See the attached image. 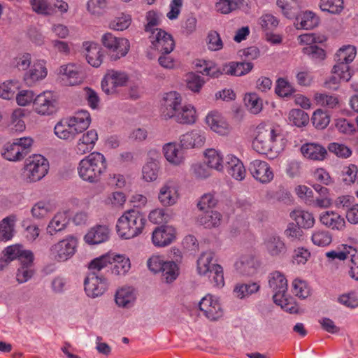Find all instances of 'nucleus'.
Wrapping results in <instances>:
<instances>
[{
	"label": "nucleus",
	"instance_id": "nucleus-1",
	"mask_svg": "<svg viewBox=\"0 0 358 358\" xmlns=\"http://www.w3.org/2000/svg\"><path fill=\"white\" fill-rule=\"evenodd\" d=\"M285 146L284 135L279 126L257 127V135L252 141L255 150L262 155H268L269 152L278 153L283 150Z\"/></svg>",
	"mask_w": 358,
	"mask_h": 358
},
{
	"label": "nucleus",
	"instance_id": "nucleus-2",
	"mask_svg": "<svg viewBox=\"0 0 358 358\" xmlns=\"http://www.w3.org/2000/svg\"><path fill=\"white\" fill-rule=\"evenodd\" d=\"M162 115L165 119L174 118L180 124H193L196 120V110L191 105L181 104V97L176 92H170L164 98Z\"/></svg>",
	"mask_w": 358,
	"mask_h": 358
},
{
	"label": "nucleus",
	"instance_id": "nucleus-3",
	"mask_svg": "<svg viewBox=\"0 0 358 358\" xmlns=\"http://www.w3.org/2000/svg\"><path fill=\"white\" fill-rule=\"evenodd\" d=\"M107 169V161L104 155L94 152L80 161L77 167L79 177L90 183H97Z\"/></svg>",
	"mask_w": 358,
	"mask_h": 358
},
{
	"label": "nucleus",
	"instance_id": "nucleus-4",
	"mask_svg": "<svg viewBox=\"0 0 358 358\" xmlns=\"http://www.w3.org/2000/svg\"><path fill=\"white\" fill-rule=\"evenodd\" d=\"M146 222V219L139 211L128 210L118 219L116 224L117 233L122 238H133L142 233Z\"/></svg>",
	"mask_w": 358,
	"mask_h": 358
},
{
	"label": "nucleus",
	"instance_id": "nucleus-5",
	"mask_svg": "<svg viewBox=\"0 0 358 358\" xmlns=\"http://www.w3.org/2000/svg\"><path fill=\"white\" fill-rule=\"evenodd\" d=\"M89 269H96L105 275L111 273L115 275H124L130 269V261L121 255L112 257L110 255H102L95 258L89 264Z\"/></svg>",
	"mask_w": 358,
	"mask_h": 358
},
{
	"label": "nucleus",
	"instance_id": "nucleus-6",
	"mask_svg": "<svg viewBox=\"0 0 358 358\" xmlns=\"http://www.w3.org/2000/svg\"><path fill=\"white\" fill-rule=\"evenodd\" d=\"M214 257L213 252H203L197 260V271L199 275L208 276L213 287L220 288L224 285L223 268L213 262Z\"/></svg>",
	"mask_w": 358,
	"mask_h": 358
},
{
	"label": "nucleus",
	"instance_id": "nucleus-7",
	"mask_svg": "<svg viewBox=\"0 0 358 358\" xmlns=\"http://www.w3.org/2000/svg\"><path fill=\"white\" fill-rule=\"evenodd\" d=\"M356 53V48L352 45L340 48L336 54V64L333 67L332 73L348 82L352 76L349 64L354 60Z\"/></svg>",
	"mask_w": 358,
	"mask_h": 358
},
{
	"label": "nucleus",
	"instance_id": "nucleus-8",
	"mask_svg": "<svg viewBox=\"0 0 358 358\" xmlns=\"http://www.w3.org/2000/svg\"><path fill=\"white\" fill-rule=\"evenodd\" d=\"M32 143L33 139L29 137L16 138L12 143L4 145L1 155L8 161H20L29 153Z\"/></svg>",
	"mask_w": 358,
	"mask_h": 358
},
{
	"label": "nucleus",
	"instance_id": "nucleus-9",
	"mask_svg": "<svg viewBox=\"0 0 358 358\" xmlns=\"http://www.w3.org/2000/svg\"><path fill=\"white\" fill-rule=\"evenodd\" d=\"M90 272L84 280L85 291L87 295L96 298L102 295L108 287V280L102 271L89 269Z\"/></svg>",
	"mask_w": 358,
	"mask_h": 358
},
{
	"label": "nucleus",
	"instance_id": "nucleus-10",
	"mask_svg": "<svg viewBox=\"0 0 358 358\" xmlns=\"http://www.w3.org/2000/svg\"><path fill=\"white\" fill-rule=\"evenodd\" d=\"M101 42L112 60L116 61L124 57L129 52V41L124 38L116 37L110 33L102 36Z\"/></svg>",
	"mask_w": 358,
	"mask_h": 358
},
{
	"label": "nucleus",
	"instance_id": "nucleus-11",
	"mask_svg": "<svg viewBox=\"0 0 358 358\" xmlns=\"http://www.w3.org/2000/svg\"><path fill=\"white\" fill-rule=\"evenodd\" d=\"M48 169V161L41 155H34L26 160L24 173L30 182H36L47 174Z\"/></svg>",
	"mask_w": 358,
	"mask_h": 358
},
{
	"label": "nucleus",
	"instance_id": "nucleus-12",
	"mask_svg": "<svg viewBox=\"0 0 358 358\" xmlns=\"http://www.w3.org/2000/svg\"><path fill=\"white\" fill-rule=\"evenodd\" d=\"M77 240L73 236L59 241L50 248V255L57 262H64L71 258L76 252Z\"/></svg>",
	"mask_w": 358,
	"mask_h": 358
},
{
	"label": "nucleus",
	"instance_id": "nucleus-13",
	"mask_svg": "<svg viewBox=\"0 0 358 358\" xmlns=\"http://www.w3.org/2000/svg\"><path fill=\"white\" fill-rule=\"evenodd\" d=\"M59 74L62 84L68 86L79 85L84 79L81 68L73 64L61 66Z\"/></svg>",
	"mask_w": 358,
	"mask_h": 358
},
{
	"label": "nucleus",
	"instance_id": "nucleus-14",
	"mask_svg": "<svg viewBox=\"0 0 358 358\" xmlns=\"http://www.w3.org/2000/svg\"><path fill=\"white\" fill-rule=\"evenodd\" d=\"M29 4L33 11L43 15H51L57 8L61 12H66L69 7L67 3L62 0H56L53 3L48 0H29Z\"/></svg>",
	"mask_w": 358,
	"mask_h": 358
},
{
	"label": "nucleus",
	"instance_id": "nucleus-15",
	"mask_svg": "<svg viewBox=\"0 0 358 358\" xmlns=\"http://www.w3.org/2000/svg\"><path fill=\"white\" fill-rule=\"evenodd\" d=\"M150 38L153 47L161 53H171L174 49L172 36L162 29L156 28Z\"/></svg>",
	"mask_w": 358,
	"mask_h": 358
},
{
	"label": "nucleus",
	"instance_id": "nucleus-16",
	"mask_svg": "<svg viewBox=\"0 0 358 358\" xmlns=\"http://www.w3.org/2000/svg\"><path fill=\"white\" fill-rule=\"evenodd\" d=\"M248 170L252 176L262 183L270 182L274 176L269 164L266 162L259 159L251 162Z\"/></svg>",
	"mask_w": 358,
	"mask_h": 358
},
{
	"label": "nucleus",
	"instance_id": "nucleus-17",
	"mask_svg": "<svg viewBox=\"0 0 358 358\" xmlns=\"http://www.w3.org/2000/svg\"><path fill=\"white\" fill-rule=\"evenodd\" d=\"M199 309L210 320L215 321L223 315V310L217 299L206 295L200 301Z\"/></svg>",
	"mask_w": 358,
	"mask_h": 358
},
{
	"label": "nucleus",
	"instance_id": "nucleus-18",
	"mask_svg": "<svg viewBox=\"0 0 358 358\" xmlns=\"http://www.w3.org/2000/svg\"><path fill=\"white\" fill-rule=\"evenodd\" d=\"M128 80L127 74L124 72L110 71L105 76L101 82V88L107 94H113L117 87L124 86Z\"/></svg>",
	"mask_w": 358,
	"mask_h": 358
},
{
	"label": "nucleus",
	"instance_id": "nucleus-19",
	"mask_svg": "<svg viewBox=\"0 0 358 358\" xmlns=\"http://www.w3.org/2000/svg\"><path fill=\"white\" fill-rule=\"evenodd\" d=\"M176 238V229L169 225L157 227L152 234V242L155 246L166 247Z\"/></svg>",
	"mask_w": 358,
	"mask_h": 358
},
{
	"label": "nucleus",
	"instance_id": "nucleus-20",
	"mask_svg": "<svg viewBox=\"0 0 358 358\" xmlns=\"http://www.w3.org/2000/svg\"><path fill=\"white\" fill-rule=\"evenodd\" d=\"M268 284L273 289L274 303L282 301L287 291V280L283 274L279 271H275L270 274Z\"/></svg>",
	"mask_w": 358,
	"mask_h": 358
},
{
	"label": "nucleus",
	"instance_id": "nucleus-21",
	"mask_svg": "<svg viewBox=\"0 0 358 358\" xmlns=\"http://www.w3.org/2000/svg\"><path fill=\"white\" fill-rule=\"evenodd\" d=\"M34 110L40 115H48L55 110V101L50 92L38 94L33 102Z\"/></svg>",
	"mask_w": 358,
	"mask_h": 358
},
{
	"label": "nucleus",
	"instance_id": "nucleus-22",
	"mask_svg": "<svg viewBox=\"0 0 358 358\" xmlns=\"http://www.w3.org/2000/svg\"><path fill=\"white\" fill-rule=\"evenodd\" d=\"M205 141V133L198 129L188 131L180 137V147L184 149L199 148Z\"/></svg>",
	"mask_w": 358,
	"mask_h": 358
},
{
	"label": "nucleus",
	"instance_id": "nucleus-23",
	"mask_svg": "<svg viewBox=\"0 0 358 358\" xmlns=\"http://www.w3.org/2000/svg\"><path fill=\"white\" fill-rule=\"evenodd\" d=\"M206 122L210 129L220 135H227L231 127L226 119L217 111H212L206 117Z\"/></svg>",
	"mask_w": 358,
	"mask_h": 358
},
{
	"label": "nucleus",
	"instance_id": "nucleus-24",
	"mask_svg": "<svg viewBox=\"0 0 358 358\" xmlns=\"http://www.w3.org/2000/svg\"><path fill=\"white\" fill-rule=\"evenodd\" d=\"M2 254L10 263L15 259H18L20 263L24 261L31 262L34 260L33 252L24 250L21 245L8 246L3 250Z\"/></svg>",
	"mask_w": 358,
	"mask_h": 358
},
{
	"label": "nucleus",
	"instance_id": "nucleus-25",
	"mask_svg": "<svg viewBox=\"0 0 358 358\" xmlns=\"http://www.w3.org/2000/svg\"><path fill=\"white\" fill-rule=\"evenodd\" d=\"M47 74L48 70L45 62L38 60L35 62L29 70L24 73V80L27 85L32 86L36 82L45 78Z\"/></svg>",
	"mask_w": 358,
	"mask_h": 358
},
{
	"label": "nucleus",
	"instance_id": "nucleus-26",
	"mask_svg": "<svg viewBox=\"0 0 358 358\" xmlns=\"http://www.w3.org/2000/svg\"><path fill=\"white\" fill-rule=\"evenodd\" d=\"M266 250L273 257H280L287 252L284 241L278 235L268 236L264 242Z\"/></svg>",
	"mask_w": 358,
	"mask_h": 358
},
{
	"label": "nucleus",
	"instance_id": "nucleus-27",
	"mask_svg": "<svg viewBox=\"0 0 358 358\" xmlns=\"http://www.w3.org/2000/svg\"><path fill=\"white\" fill-rule=\"evenodd\" d=\"M109 237V228L106 225L97 224L87 233L85 236V241L89 244L96 245L107 241Z\"/></svg>",
	"mask_w": 358,
	"mask_h": 358
},
{
	"label": "nucleus",
	"instance_id": "nucleus-28",
	"mask_svg": "<svg viewBox=\"0 0 358 358\" xmlns=\"http://www.w3.org/2000/svg\"><path fill=\"white\" fill-rule=\"evenodd\" d=\"M301 152L306 158L313 161H323L328 155L324 146L315 143L303 144L301 148Z\"/></svg>",
	"mask_w": 358,
	"mask_h": 358
},
{
	"label": "nucleus",
	"instance_id": "nucleus-29",
	"mask_svg": "<svg viewBox=\"0 0 358 358\" xmlns=\"http://www.w3.org/2000/svg\"><path fill=\"white\" fill-rule=\"evenodd\" d=\"M295 27L297 29H312L319 24V17L311 11L301 12L295 15Z\"/></svg>",
	"mask_w": 358,
	"mask_h": 358
},
{
	"label": "nucleus",
	"instance_id": "nucleus-30",
	"mask_svg": "<svg viewBox=\"0 0 358 358\" xmlns=\"http://www.w3.org/2000/svg\"><path fill=\"white\" fill-rule=\"evenodd\" d=\"M236 269L243 275H252L257 269L258 264L252 255H245L241 257L235 263Z\"/></svg>",
	"mask_w": 358,
	"mask_h": 358
},
{
	"label": "nucleus",
	"instance_id": "nucleus-31",
	"mask_svg": "<svg viewBox=\"0 0 358 358\" xmlns=\"http://www.w3.org/2000/svg\"><path fill=\"white\" fill-rule=\"evenodd\" d=\"M158 198L164 206H170L176 203L178 198V194L174 183L171 181L167 182L161 188Z\"/></svg>",
	"mask_w": 358,
	"mask_h": 358
},
{
	"label": "nucleus",
	"instance_id": "nucleus-32",
	"mask_svg": "<svg viewBox=\"0 0 358 358\" xmlns=\"http://www.w3.org/2000/svg\"><path fill=\"white\" fill-rule=\"evenodd\" d=\"M87 62L94 67H99L103 59L101 50L97 43L86 41L83 43Z\"/></svg>",
	"mask_w": 358,
	"mask_h": 358
},
{
	"label": "nucleus",
	"instance_id": "nucleus-33",
	"mask_svg": "<svg viewBox=\"0 0 358 358\" xmlns=\"http://www.w3.org/2000/svg\"><path fill=\"white\" fill-rule=\"evenodd\" d=\"M321 223L331 229L342 230L345 226L344 218L334 211H326L320 217Z\"/></svg>",
	"mask_w": 358,
	"mask_h": 358
},
{
	"label": "nucleus",
	"instance_id": "nucleus-34",
	"mask_svg": "<svg viewBox=\"0 0 358 358\" xmlns=\"http://www.w3.org/2000/svg\"><path fill=\"white\" fill-rule=\"evenodd\" d=\"M226 159L228 173L237 180H243L246 171L241 161L234 155H227Z\"/></svg>",
	"mask_w": 358,
	"mask_h": 358
},
{
	"label": "nucleus",
	"instance_id": "nucleus-35",
	"mask_svg": "<svg viewBox=\"0 0 358 358\" xmlns=\"http://www.w3.org/2000/svg\"><path fill=\"white\" fill-rule=\"evenodd\" d=\"M222 215L217 210H206L198 216V222L206 229L218 227L222 222Z\"/></svg>",
	"mask_w": 358,
	"mask_h": 358
},
{
	"label": "nucleus",
	"instance_id": "nucleus-36",
	"mask_svg": "<svg viewBox=\"0 0 358 358\" xmlns=\"http://www.w3.org/2000/svg\"><path fill=\"white\" fill-rule=\"evenodd\" d=\"M54 131L58 138L64 140H72L79 134L74 126L69 122L68 118L58 122L55 125Z\"/></svg>",
	"mask_w": 358,
	"mask_h": 358
},
{
	"label": "nucleus",
	"instance_id": "nucleus-37",
	"mask_svg": "<svg viewBox=\"0 0 358 358\" xmlns=\"http://www.w3.org/2000/svg\"><path fill=\"white\" fill-rule=\"evenodd\" d=\"M77 131L80 134L86 130L91 122V117L87 110H80L75 113L74 115L68 118Z\"/></svg>",
	"mask_w": 358,
	"mask_h": 358
},
{
	"label": "nucleus",
	"instance_id": "nucleus-38",
	"mask_svg": "<svg viewBox=\"0 0 358 358\" xmlns=\"http://www.w3.org/2000/svg\"><path fill=\"white\" fill-rule=\"evenodd\" d=\"M136 299L134 290L131 287H123L117 290L115 294V302L118 306L131 307Z\"/></svg>",
	"mask_w": 358,
	"mask_h": 358
},
{
	"label": "nucleus",
	"instance_id": "nucleus-39",
	"mask_svg": "<svg viewBox=\"0 0 358 358\" xmlns=\"http://www.w3.org/2000/svg\"><path fill=\"white\" fill-rule=\"evenodd\" d=\"M163 151L166 159L175 165L180 164L185 157L183 152L178 148L176 143H169L163 147Z\"/></svg>",
	"mask_w": 358,
	"mask_h": 358
},
{
	"label": "nucleus",
	"instance_id": "nucleus-40",
	"mask_svg": "<svg viewBox=\"0 0 358 358\" xmlns=\"http://www.w3.org/2000/svg\"><path fill=\"white\" fill-rule=\"evenodd\" d=\"M253 68L251 62H230L223 66L225 74L241 76L249 73Z\"/></svg>",
	"mask_w": 358,
	"mask_h": 358
},
{
	"label": "nucleus",
	"instance_id": "nucleus-41",
	"mask_svg": "<svg viewBox=\"0 0 358 358\" xmlns=\"http://www.w3.org/2000/svg\"><path fill=\"white\" fill-rule=\"evenodd\" d=\"M290 216L300 227L309 229L314 225L315 219L313 215L308 211L294 210L290 213Z\"/></svg>",
	"mask_w": 358,
	"mask_h": 358
},
{
	"label": "nucleus",
	"instance_id": "nucleus-42",
	"mask_svg": "<svg viewBox=\"0 0 358 358\" xmlns=\"http://www.w3.org/2000/svg\"><path fill=\"white\" fill-rule=\"evenodd\" d=\"M69 219L65 212L57 213L50 220L47 231L50 235L55 234L57 232L63 230L67 225Z\"/></svg>",
	"mask_w": 358,
	"mask_h": 358
},
{
	"label": "nucleus",
	"instance_id": "nucleus-43",
	"mask_svg": "<svg viewBox=\"0 0 358 358\" xmlns=\"http://www.w3.org/2000/svg\"><path fill=\"white\" fill-rule=\"evenodd\" d=\"M55 209L50 201L42 200L36 203L31 208V213L36 219H42L48 215Z\"/></svg>",
	"mask_w": 358,
	"mask_h": 358
},
{
	"label": "nucleus",
	"instance_id": "nucleus-44",
	"mask_svg": "<svg viewBox=\"0 0 358 358\" xmlns=\"http://www.w3.org/2000/svg\"><path fill=\"white\" fill-rule=\"evenodd\" d=\"M15 217L8 216L0 222V241H7L13 236Z\"/></svg>",
	"mask_w": 358,
	"mask_h": 358
},
{
	"label": "nucleus",
	"instance_id": "nucleus-45",
	"mask_svg": "<svg viewBox=\"0 0 358 358\" xmlns=\"http://www.w3.org/2000/svg\"><path fill=\"white\" fill-rule=\"evenodd\" d=\"M205 163L210 169L217 171L223 169V159L220 154L215 149L207 150L205 152Z\"/></svg>",
	"mask_w": 358,
	"mask_h": 358
},
{
	"label": "nucleus",
	"instance_id": "nucleus-46",
	"mask_svg": "<svg viewBox=\"0 0 358 358\" xmlns=\"http://www.w3.org/2000/svg\"><path fill=\"white\" fill-rule=\"evenodd\" d=\"M330 119L329 111L317 109L313 113L311 122L317 129H324L329 125Z\"/></svg>",
	"mask_w": 358,
	"mask_h": 358
},
{
	"label": "nucleus",
	"instance_id": "nucleus-47",
	"mask_svg": "<svg viewBox=\"0 0 358 358\" xmlns=\"http://www.w3.org/2000/svg\"><path fill=\"white\" fill-rule=\"evenodd\" d=\"M288 120L289 124L301 127L309 122V115L301 109H292L289 113Z\"/></svg>",
	"mask_w": 358,
	"mask_h": 358
},
{
	"label": "nucleus",
	"instance_id": "nucleus-48",
	"mask_svg": "<svg viewBox=\"0 0 358 358\" xmlns=\"http://www.w3.org/2000/svg\"><path fill=\"white\" fill-rule=\"evenodd\" d=\"M161 272L162 280L171 283L178 276L179 268L174 262H164Z\"/></svg>",
	"mask_w": 358,
	"mask_h": 358
},
{
	"label": "nucleus",
	"instance_id": "nucleus-49",
	"mask_svg": "<svg viewBox=\"0 0 358 358\" xmlns=\"http://www.w3.org/2000/svg\"><path fill=\"white\" fill-rule=\"evenodd\" d=\"M33 262H28L27 261L20 263L16 273V280L19 283H23L28 281L34 274Z\"/></svg>",
	"mask_w": 358,
	"mask_h": 358
},
{
	"label": "nucleus",
	"instance_id": "nucleus-50",
	"mask_svg": "<svg viewBox=\"0 0 358 358\" xmlns=\"http://www.w3.org/2000/svg\"><path fill=\"white\" fill-rule=\"evenodd\" d=\"M196 67L199 73L212 78H218L220 75L224 73L223 71H220L211 62L199 61L196 63Z\"/></svg>",
	"mask_w": 358,
	"mask_h": 358
},
{
	"label": "nucleus",
	"instance_id": "nucleus-51",
	"mask_svg": "<svg viewBox=\"0 0 358 358\" xmlns=\"http://www.w3.org/2000/svg\"><path fill=\"white\" fill-rule=\"evenodd\" d=\"M277 4L286 17L292 18L295 17L299 8L297 0H277Z\"/></svg>",
	"mask_w": 358,
	"mask_h": 358
},
{
	"label": "nucleus",
	"instance_id": "nucleus-52",
	"mask_svg": "<svg viewBox=\"0 0 358 358\" xmlns=\"http://www.w3.org/2000/svg\"><path fill=\"white\" fill-rule=\"evenodd\" d=\"M320 8L322 11L340 14L344 8L343 0H320Z\"/></svg>",
	"mask_w": 358,
	"mask_h": 358
},
{
	"label": "nucleus",
	"instance_id": "nucleus-53",
	"mask_svg": "<svg viewBox=\"0 0 358 358\" xmlns=\"http://www.w3.org/2000/svg\"><path fill=\"white\" fill-rule=\"evenodd\" d=\"M356 253V248L348 245H342V249L340 248L337 250H332L326 253L327 257L331 259H338L344 260L351 257L352 254Z\"/></svg>",
	"mask_w": 358,
	"mask_h": 358
},
{
	"label": "nucleus",
	"instance_id": "nucleus-54",
	"mask_svg": "<svg viewBox=\"0 0 358 358\" xmlns=\"http://www.w3.org/2000/svg\"><path fill=\"white\" fill-rule=\"evenodd\" d=\"M260 286L256 282L237 285L234 292L240 299L251 295L259 289Z\"/></svg>",
	"mask_w": 358,
	"mask_h": 358
},
{
	"label": "nucleus",
	"instance_id": "nucleus-55",
	"mask_svg": "<svg viewBox=\"0 0 358 358\" xmlns=\"http://www.w3.org/2000/svg\"><path fill=\"white\" fill-rule=\"evenodd\" d=\"M275 92L280 96L287 97L291 96L295 90L286 79L280 78L276 81Z\"/></svg>",
	"mask_w": 358,
	"mask_h": 358
},
{
	"label": "nucleus",
	"instance_id": "nucleus-56",
	"mask_svg": "<svg viewBox=\"0 0 358 358\" xmlns=\"http://www.w3.org/2000/svg\"><path fill=\"white\" fill-rule=\"evenodd\" d=\"M358 168L355 164H349L343 166L341 171L343 182L346 185L354 183L357 179Z\"/></svg>",
	"mask_w": 358,
	"mask_h": 358
},
{
	"label": "nucleus",
	"instance_id": "nucleus-57",
	"mask_svg": "<svg viewBox=\"0 0 358 358\" xmlns=\"http://www.w3.org/2000/svg\"><path fill=\"white\" fill-rule=\"evenodd\" d=\"M159 166L157 162L150 161L145 164L142 170L143 179L146 181H154L157 178Z\"/></svg>",
	"mask_w": 358,
	"mask_h": 358
},
{
	"label": "nucleus",
	"instance_id": "nucleus-58",
	"mask_svg": "<svg viewBox=\"0 0 358 358\" xmlns=\"http://www.w3.org/2000/svg\"><path fill=\"white\" fill-rule=\"evenodd\" d=\"M314 98L317 104L329 108H334L338 103L337 96L326 93H316Z\"/></svg>",
	"mask_w": 358,
	"mask_h": 358
},
{
	"label": "nucleus",
	"instance_id": "nucleus-59",
	"mask_svg": "<svg viewBox=\"0 0 358 358\" xmlns=\"http://www.w3.org/2000/svg\"><path fill=\"white\" fill-rule=\"evenodd\" d=\"M328 150L338 157L347 159L352 155V150L344 144L331 143L328 145Z\"/></svg>",
	"mask_w": 358,
	"mask_h": 358
},
{
	"label": "nucleus",
	"instance_id": "nucleus-60",
	"mask_svg": "<svg viewBox=\"0 0 358 358\" xmlns=\"http://www.w3.org/2000/svg\"><path fill=\"white\" fill-rule=\"evenodd\" d=\"M244 101L251 113L254 114H257L262 108V101L255 93L246 94L244 98Z\"/></svg>",
	"mask_w": 358,
	"mask_h": 358
},
{
	"label": "nucleus",
	"instance_id": "nucleus-61",
	"mask_svg": "<svg viewBox=\"0 0 358 358\" xmlns=\"http://www.w3.org/2000/svg\"><path fill=\"white\" fill-rule=\"evenodd\" d=\"M218 200L213 194H203L199 199L197 207L201 211L209 210L217 204Z\"/></svg>",
	"mask_w": 358,
	"mask_h": 358
},
{
	"label": "nucleus",
	"instance_id": "nucleus-62",
	"mask_svg": "<svg viewBox=\"0 0 358 358\" xmlns=\"http://www.w3.org/2000/svg\"><path fill=\"white\" fill-rule=\"evenodd\" d=\"M24 116V111L22 109L15 110L11 115V129L17 132L24 131L25 124L22 117Z\"/></svg>",
	"mask_w": 358,
	"mask_h": 358
},
{
	"label": "nucleus",
	"instance_id": "nucleus-63",
	"mask_svg": "<svg viewBox=\"0 0 358 358\" xmlns=\"http://www.w3.org/2000/svg\"><path fill=\"white\" fill-rule=\"evenodd\" d=\"M331 236L327 231L318 230L312 235L313 243L318 246L324 247L329 245L331 242Z\"/></svg>",
	"mask_w": 358,
	"mask_h": 358
},
{
	"label": "nucleus",
	"instance_id": "nucleus-64",
	"mask_svg": "<svg viewBox=\"0 0 358 358\" xmlns=\"http://www.w3.org/2000/svg\"><path fill=\"white\" fill-rule=\"evenodd\" d=\"M18 86L13 81L3 83L0 85V97L4 99H11L14 97Z\"/></svg>",
	"mask_w": 358,
	"mask_h": 358
}]
</instances>
